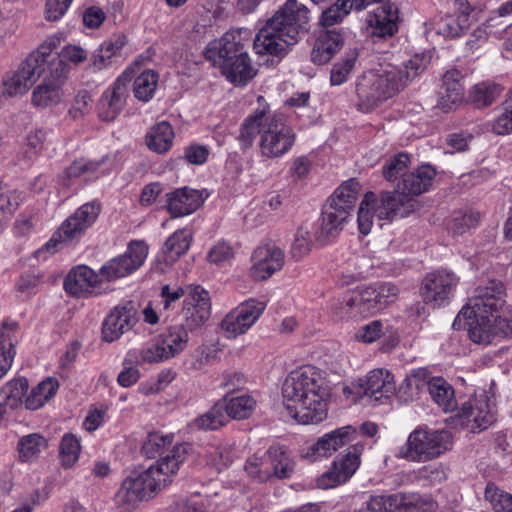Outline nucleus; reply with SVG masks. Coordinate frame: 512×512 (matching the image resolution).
I'll return each instance as SVG.
<instances>
[{
	"label": "nucleus",
	"mask_w": 512,
	"mask_h": 512,
	"mask_svg": "<svg viewBox=\"0 0 512 512\" xmlns=\"http://www.w3.org/2000/svg\"><path fill=\"white\" fill-rule=\"evenodd\" d=\"M173 441L174 437L171 434L151 433L144 442L142 450L147 457L153 458L157 455L160 457L175 445Z\"/></svg>",
	"instance_id": "nucleus-63"
},
{
	"label": "nucleus",
	"mask_w": 512,
	"mask_h": 512,
	"mask_svg": "<svg viewBox=\"0 0 512 512\" xmlns=\"http://www.w3.org/2000/svg\"><path fill=\"white\" fill-rule=\"evenodd\" d=\"M506 308L505 289L499 281H488L478 286L467 304L456 316L453 326L461 325V321L473 318H493L498 313H503Z\"/></svg>",
	"instance_id": "nucleus-7"
},
{
	"label": "nucleus",
	"mask_w": 512,
	"mask_h": 512,
	"mask_svg": "<svg viewBox=\"0 0 512 512\" xmlns=\"http://www.w3.org/2000/svg\"><path fill=\"white\" fill-rule=\"evenodd\" d=\"M357 428L347 425L325 433L313 443L302 447L300 455L311 462L332 456L343 446L356 440Z\"/></svg>",
	"instance_id": "nucleus-13"
},
{
	"label": "nucleus",
	"mask_w": 512,
	"mask_h": 512,
	"mask_svg": "<svg viewBox=\"0 0 512 512\" xmlns=\"http://www.w3.org/2000/svg\"><path fill=\"white\" fill-rule=\"evenodd\" d=\"M266 303L251 298L232 309L221 321L220 328L227 339L245 334L260 318Z\"/></svg>",
	"instance_id": "nucleus-12"
},
{
	"label": "nucleus",
	"mask_w": 512,
	"mask_h": 512,
	"mask_svg": "<svg viewBox=\"0 0 512 512\" xmlns=\"http://www.w3.org/2000/svg\"><path fill=\"white\" fill-rule=\"evenodd\" d=\"M59 45V37H48L35 51L31 52L26 58H32L35 68L41 70L42 74L51 72L52 64L58 60H61L59 58V53H54ZM61 62L63 65H67L62 60Z\"/></svg>",
	"instance_id": "nucleus-39"
},
{
	"label": "nucleus",
	"mask_w": 512,
	"mask_h": 512,
	"mask_svg": "<svg viewBox=\"0 0 512 512\" xmlns=\"http://www.w3.org/2000/svg\"><path fill=\"white\" fill-rule=\"evenodd\" d=\"M372 209L380 220H393L410 215L417 208V201L412 198H404L396 192H383L377 198L374 194Z\"/></svg>",
	"instance_id": "nucleus-24"
},
{
	"label": "nucleus",
	"mask_w": 512,
	"mask_h": 512,
	"mask_svg": "<svg viewBox=\"0 0 512 512\" xmlns=\"http://www.w3.org/2000/svg\"><path fill=\"white\" fill-rule=\"evenodd\" d=\"M267 21L296 44L308 30L309 10L298 0H286Z\"/></svg>",
	"instance_id": "nucleus-9"
},
{
	"label": "nucleus",
	"mask_w": 512,
	"mask_h": 512,
	"mask_svg": "<svg viewBox=\"0 0 512 512\" xmlns=\"http://www.w3.org/2000/svg\"><path fill=\"white\" fill-rule=\"evenodd\" d=\"M503 91L504 88L499 83L482 81L469 89L467 101L478 109L486 108L493 104Z\"/></svg>",
	"instance_id": "nucleus-38"
},
{
	"label": "nucleus",
	"mask_w": 512,
	"mask_h": 512,
	"mask_svg": "<svg viewBox=\"0 0 512 512\" xmlns=\"http://www.w3.org/2000/svg\"><path fill=\"white\" fill-rule=\"evenodd\" d=\"M343 43L341 33L335 29L320 32L311 51V60L318 65L327 63L341 49Z\"/></svg>",
	"instance_id": "nucleus-35"
},
{
	"label": "nucleus",
	"mask_w": 512,
	"mask_h": 512,
	"mask_svg": "<svg viewBox=\"0 0 512 512\" xmlns=\"http://www.w3.org/2000/svg\"><path fill=\"white\" fill-rule=\"evenodd\" d=\"M206 460V462L221 471L227 468L233 462L232 450L226 446H214L210 445L203 449L200 453Z\"/></svg>",
	"instance_id": "nucleus-64"
},
{
	"label": "nucleus",
	"mask_w": 512,
	"mask_h": 512,
	"mask_svg": "<svg viewBox=\"0 0 512 512\" xmlns=\"http://www.w3.org/2000/svg\"><path fill=\"white\" fill-rule=\"evenodd\" d=\"M495 415V403L485 391L475 393L463 402L458 412L461 424L470 427L473 431L488 428L494 423Z\"/></svg>",
	"instance_id": "nucleus-17"
},
{
	"label": "nucleus",
	"mask_w": 512,
	"mask_h": 512,
	"mask_svg": "<svg viewBox=\"0 0 512 512\" xmlns=\"http://www.w3.org/2000/svg\"><path fill=\"white\" fill-rule=\"evenodd\" d=\"M294 45L292 41H288L282 33L277 30L267 20L261 29L257 32L253 48L258 55H270L283 57L287 54L289 47Z\"/></svg>",
	"instance_id": "nucleus-26"
},
{
	"label": "nucleus",
	"mask_w": 512,
	"mask_h": 512,
	"mask_svg": "<svg viewBox=\"0 0 512 512\" xmlns=\"http://www.w3.org/2000/svg\"><path fill=\"white\" fill-rule=\"evenodd\" d=\"M428 390L435 403L445 412L456 407L454 390L451 385L441 377L433 378L428 383Z\"/></svg>",
	"instance_id": "nucleus-45"
},
{
	"label": "nucleus",
	"mask_w": 512,
	"mask_h": 512,
	"mask_svg": "<svg viewBox=\"0 0 512 512\" xmlns=\"http://www.w3.org/2000/svg\"><path fill=\"white\" fill-rule=\"evenodd\" d=\"M268 462L272 466V477L288 478L294 470V463L287 450L282 446H272L267 451Z\"/></svg>",
	"instance_id": "nucleus-49"
},
{
	"label": "nucleus",
	"mask_w": 512,
	"mask_h": 512,
	"mask_svg": "<svg viewBox=\"0 0 512 512\" xmlns=\"http://www.w3.org/2000/svg\"><path fill=\"white\" fill-rule=\"evenodd\" d=\"M284 261V253L279 247L275 245L259 246L251 256L252 265L249 275L256 281L266 280L283 267Z\"/></svg>",
	"instance_id": "nucleus-23"
},
{
	"label": "nucleus",
	"mask_w": 512,
	"mask_h": 512,
	"mask_svg": "<svg viewBox=\"0 0 512 512\" xmlns=\"http://www.w3.org/2000/svg\"><path fill=\"white\" fill-rule=\"evenodd\" d=\"M459 278L454 272L440 269L428 273L422 281L420 294L426 304L440 307L454 295Z\"/></svg>",
	"instance_id": "nucleus-16"
},
{
	"label": "nucleus",
	"mask_w": 512,
	"mask_h": 512,
	"mask_svg": "<svg viewBox=\"0 0 512 512\" xmlns=\"http://www.w3.org/2000/svg\"><path fill=\"white\" fill-rule=\"evenodd\" d=\"M174 137L175 133L171 124L161 121L149 128L145 135V143L150 151L164 154L172 148Z\"/></svg>",
	"instance_id": "nucleus-37"
},
{
	"label": "nucleus",
	"mask_w": 512,
	"mask_h": 512,
	"mask_svg": "<svg viewBox=\"0 0 512 512\" xmlns=\"http://www.w3.org/2000/svg\"><path fill=\"white\" fill-rule=\"evenodd\" d=\"M453 447V437L448 430L418 427L406 442L397 448L395 457L410 462L423 463L440 457Z\"/></svg>",
	"instance_id": "nucleus-4"
},
{
	"label": "nucleus",
	"mask_w": 512,
	"mask_h": 512,
	"mask_svg": "<svg viewBox=\"0 0 512 512\" xmlns=\"http://www.w3.org/2000/svg\"><path fill=\"white\" fill-rule=\"evenodd\" d=\"M105 161V157L100 160L77 159L64 169L60 181L64 186L69 187L78 181L87 182L98 178L105 174V171L101 170Z\"/></svg>",
	"instance_id": "nucleus-31"
},
{
	"label": "nucleus",
	"mask_w": 512,
	"mask_h": 512,
	"mask_svg": "<svg viewBox=\"0 0 512 512\" xmlns=\"http://www.w3.org/2000/svg\"><path fill=\"white\" fill-rule=\"evenodd\" d=\"M160 491L155 478L143 470L124 479L115 494V505L120 512H133L142 502L154 498Z\"/></svg>",
	"instance_id": "nucleus-8"
},
{
	"label": "nucleus",
	"mask_w": 512,
	"mask_h": 512,
	"mask_svg": "<svg viewBox=\"0 0 512 512\" xmlns=\"http://www.w3.org/2000/svg\"><path fill=\"white\" fill-rule=\"evenodd\" d=\"M250 40V31L245 28L227 31L221 38L211 41L204 52L205 58L213 63L233 58L245 51Z\"/></svg>",
	"instance_id": "nucleus-20"
},
{
	"label": "nucleus",
	"mask_w": 512,
	"mask_h": 512,
	"mask_svg": "<svg viewBox=\"0 0 512 512\" xmlns=\"http://www.w3.org/2000/svg\"><path fill=\"white\" fill-rule=\"evenodd\" d=\"M398 10L393 4H384L368 13L366 17L368 33L371 36L386 38L398 30Z\"/></svg>",
	"instance_id": "nucleus-28"
},
{
	"label": "nucleus",
	"mask_w": 512,
	"mask_h": 512,
	"mask_svg": "<svg viewBox=\"0 0 512 512\" xmlns=\"http://www.w3.org/2000/svg\"><path fill=\"white\" fill-rule=\"evenodd\" d=\"M148 246L144 241L129 242L124 254L107 261L100 268V276L107 281L131 275L139 269L148 256Z\"/></svg>",
	"instance_id": "nucleus-11"
},
{
	"label": "nucleus",
	"mask_w": 512,
	"mask_h": 512,
	"mask_svg": "<svg viewBox=\"0 0 512 512\" xmlns=\"http://www.w3.org/2000/svg\"><path fill=\"white\" fill-rule=\"evenodd\" d=\"M189 333L183 324L169 326L153 341L128 352V357L137 364H152L168 361L181 354L188 346Z\"/></svg>",
	"instance_id": "nucleus-6"
},
{
	"label": "nucleus",
	"mask_w": 512,
	"mask_h": 512,
	"mask_svg": "<svg viewBox=\"0 0 512 512\" xmlns=\"http://www.w3.org/2000/svg\"><path fill=\"white\" fill-rule=\"evenodd\" d=\"M244 470L247 475L258 481L265 482L272 477V466L268 462L267 452L263 455H253L246 460Z\"/></svg>",
	"instance_id": "nucleus-56"
},
{
	"label": "nucleus",
	"mask_w": 512,
	"mask_h": 512,
	"mask_svg": "<svg viewBox=\"0 0 512 512\" xmlns=\"http://www.w3.org/2000/svg\"><path fill=\"white\" fill-rule=\"evenodd\" d=\"M202 204L199 191L188 187L167 194V209L172 217H183L196 211Z\"/></svg>",
	"instance_id": "nucleus-34"
},
{
	"label": "nucleus",
	"mask_w": 512,
	"mask_h": 512,
	"mask_svg": "<svg viewBox=\"0 0 512 512\" xmlns=\"http://www.w3.org/2000/svg\"><path fill=\"white\" fill-rule=\"evenodd\" d=\"M464 86L460 71L448 70L442 79V85L438 91L437 106L444 112L451 111L463 100Z\"/></svg>",
	"instance_id": "nucleus-32"
},
{
	"label": "nucleus",
	"mask_w": 512,
	"mask_h": 512,
	"mask_svg": "<svg viewBox=\"0 0 512 512\" xmlns=\"http://www.w3.org/2000/svg\"><path fill=\"white\" fill-rule=\"evenodd\" d=\"M436 171L430 165H422L418 168L403 174V177L396 186V192L404 198L419 196L432 186Z\"/></svg>",
	"instance_id": "nucleus-27"
},
{
	"label": "nucleus",
	"mask_w": 512,
	"mask_h": 512,
	"mask_svg": "<svg viewBox=\"0 0 512 512\" xmlns=\"http://www.w3.org/2000/svg\"><path fill=\"white\" fill-rule=\"evenodd\" d=\"M289 415L302 424H317L327 418L330 388L323 373L311 365L292 371L282 387Z\"/></svg>",
	"instance_id": "nucleus-3"
},
{
	"label": "nucleus",
	"mask_w": 512,
	"mask_h": 512,
	"mask_svg": "<svg viewBox=\"0 0 512 512\" xmlns=\"http://www.w3.org/2000/svg\"><path fill=\"white\" fill-rule=\"evenodd\" d=\"M257 401L250 394H241L225 399V414L234 419L248 418L256 408Z\"/></svg>",
	"instance_id": "nucleus-48"
},
{
	"label": "nucleus",
	"mask_w": 512,
	"mask_h": 512,
	"mask_svg": "<svg viewBox=\"0 0 512 512\" xmlns=\"http://www.w3.org/2000/svg\"><path fill=\"white\" fill-rule=\"evenodd\" d=\"M228 81L235 85H246L256 75V69L252 65L248 53H240L233 58L220 60L214 63Z\"/></svg>",
	"instance_id": "nucleus-30"
},
{
	"label": "nucleus",
	"mask_w": 512,
	"mask_h": 512,
	"mask_svg": "<svg viewBox=\"0 0 512 512\" xmlns=\"http://www.w3.org/2000/svg\"><path fill=\"white\" fill-rule=\"evenodd\" d=\"M100 211L101 205L97 201L81 205L61 223L49 241L35 252L36 258H44L45 253L54 254L64 245L80 239L85 231L95 223Z\"/></svg>",
	"instance_id": "nucleus-5"
},
{
	"label": "nucleus",
	"mask_w": 512,
	"mask_h": 512,
	"mask_svg": "<svg viewBox=\"0 0 512 512\" xmlns=\"http://www.w3.org/2000/svg\"><path fill=\"white\" fill-rule=\"evenodd\" d=\"M131 72L125 70L101 94L96 105L97 115L102 121H114L126 106L128 83Z\"/></svg>",
	"instance_id": "nucleus-18"
},
{
	"label": "nucleus",
	"mask_w": 512,
	"mask_h": 512,
	"mask_svg": "<svg viewBox=\"0 0 512 512\" xmlns=\"http://www.w3.org/2000/svg\"><path fill=\"white\" fill-rule=\"evenodd\" d=\"M362 387L366 397L379 403L389 399L395 392L393 376L385 369L370 371Z\"/></svg>",
	"instance_id": "nucleus-33"
},
{
	"label": "nucleus",
	"mask_w": 512,
	"mask_h": 512,
	"mask_svg": "<svg viewBox=\"0 0 512 512\" xmlns=\"http://www.w3.org/2000/svg\"><path fill=\"white\" fill-rule=\"evenodd\" d=\"M475 320V324H469V337L474 343L487 345L499 338L493 318H475Z\"/></svg>",
	"instance_id": "nucleus-52"
},
{
	"label": "nucleus",
	"mask_w": 512,
	"mask_h": 512,
	"mask_svg": "<svg viewBox=\"0 0 512 512\" xmlns=\"http://www.w3.org/2000/svg\"><path fill=\"white\" fill-rule=\"evenodd\" d=\"M372 263L366 256L355 255L350 257L341 270L340 281L342 285H350L364 279L370 274Z\"/></svg>",
	"instance_id": "nucleus-43"
},
{
	"label": "nucleus",
	"mask_w": 512,
	"mask_h": 512,
	"mask_svg": "<svg viewBox=\"0 0 512 512\" xmlns=\"http://www.w3.org/2000/svg\"><path fill=\"white\" fill-rule=\"evenodd\" d=\"M426 26L427 31H433L445 38H456L466 31L453 14L435 17Z\"/></svg>",
	"instance_id": "nucleus-51"
},
{
	"label": "nucleus",
	"mask_w": 512,
	"mask_h": 512,
	"mask_svg": "<svg viewBox=\"0 0 512 512\" xmlns=\"http://www.w3.org/2000/svg\"><path fill=\"white\" fill-rule=\"evenodd\" d=\"M491 128L497 135H508L512 133V89L508 92L506 99L501 104L499 114L493 120Z\"/></svg>",
	"instance_id": "nucleus-62"
},
{
	"label": "nucleus",
	"mask_w": 512,
	"mask_h": 512,
	"mask_svg": "<svg viewBox=\"0 0 512 512\" xmlns=\"http://www.w3.org/2000/svg\"><path fill=\"white\" fill-rule=\"evenodd\" d=\"M137 321V310L132 302L115 306L103 321L102 339L109 343L119 339L131 330Z\"/></svg>",
	"instance_id": "nucleus-22"
},
{
	"label": "nucleus",
	"mask_w": 512,
	"mask_h": 512,
	"mask_svg": "<svg viewBox=\"0 0 512 512\" xmlns=\"http://www.w3.org/2000/svg\"><path fill=\"white\" fill-rule=\"evenodd\" d=\"M364 300L370 307L371 314L386 308L396 301L399 289L393 283H381L362 288Z\"/></svg>",
	"instance_id": "nucleus-36"
},
{
	"label": "nucleus",
	"mask_w": 512,
	"mask_h": 512,
	"mask_svg": "<svg viewBox=\"0 0 512 512\" xmlns=\"http://www.w3.org/2000/svg\"><path fill=\"white\" fill-rule=\"evenodd\" d=\"M336 314L341 318L371 314L370 307L364 300L362 289L343 294L337 304Z\"/></svg>",
	"instance_id": "nucleus-41"
},
{
	"label": "nucleus",
	"mask_w": 512,
	"mask_h": 512,
	"mask_svg": "<svg viewBox=\"0 0 512 512\" xmlns=\"http://www.w3.org/2000/svg\"><path fill=\"white\" fill-rule=\"evenodd\" d=\"M211 316V302L208 291L201 286H189L184 299L182 317L187 330L203 326Z\"/></svg>",
	"instance_id": "nucleus-21"
},
{
	"label": "nucleus",
	"mask_w": 512,
	"mask_h": 512,
	"mask_svg": "<svg viewBox=\"0 0 512 512\" xmlns=\"http://www.w3.org/2000/svg\"><path fill=\"white\" fill-rule=\"evenodd\" d=\"M19 325L15 321L3 320L0 322V356L14 359L15 346L18 343Z\"/></svg>",
	"instance_id": "nucleus-54"
},
{
	"label": "nucleus",
	"mask_w": 512,
	"mask_h": 512,
	"mask_svg": "<svg viewBox=\"0 0 512 512\" xmlns=\"http://www.w3.org/2000/svg\"><path fill=\"white\" fill-rule=\"evenodd\" d=\"M158 84L159 74L152 69H146L136 76L133 81V96L142 103H148L153 99Z\"/></svg>",
	"instance_id": "nucleus-42"
},
{
	"label": "nucleus",
	"mask_w": 512,
	"mask_h": 512,
	"mask_svg": "<svg viewBox=\"0 0 512 512\" xmlns=\"http://www.w3.org/2000/svg\"><path fill=\"white\" fill-rule=\"evenodd\" d=\"M453 9V15L466 31L473 22L479 20L483 10L481 5H472L468 0H454Z\"/></svg>",
	"instance_id": "nucleus-61"
},
{
	"label": "nucleus",
	"mask_w": 512,
	"mask_h": 512,
	"mask_svg": "<svg viewBox=\"0 0 512 512\" xmlns=\"http://www.w3.org/2000/svg\"><path fill=\"white\" fill-rule=\"evenodd\" d=\"M69 73V66L61 60L52 64L51 72L41 76L42 81L31 93V104L40 109L51 108L61 103L64 98L63 86Z\"/></svg>",
	"instance_id": "nucleus-10"
},
{
	"label": "nucleus",
	"mask_w": 512,
	"mask_h": 512,
	"mask_svg": "<svg viewBox=\"0 0 512 512\" xmlns=\"http://www.w3.org/2000/svg\"><path fill=\"white\" fill-rule=\"evenodd\" d=\"M223 405L216 404L204 414L196 417L191 423L192 429L198 430H216L227 422Z\"/></svg>",
	"instance_id": "nucleus-53"
},
{
	"label": "nucleus",
	"mask_w": 512,
	"mask_h": 512,
	"mask_svg": "<svg viewBox=\"0 0 512 512\" xmlns=\"http://www.w3.org/2000/svg\"><path fill=\"white\" fill-rule=\"evenodd\" d=\"M430 61V54L421 52L405 62L404 69L385 64L363 72L356 83L357 110L371 112L400 93L409 82L424 72Z\"/></svg>",
	"instance_id": "nucleus-2"
},
{
	"label": "nucleus",
	"mask_w": 512,
	"mask_h": 512,
	"mask_svg": "<svg viewBox=\"0 0 512 512\" xmlns=\"http://www.w3.org/2000/svg\"><path fill=\"white\" fill-rule=\"evenodd\" d=\"M80 451V439L72 433L64 434L59 447L61 465L64 468L74 466L79 459Z\"/></svg>",
	"instance_id": "nucleus-57"
},
{
	"label": "nucleus",
	"mask_w": 512,
	"mask_h": 512,
	"mask_svg": "<svg viewBox=\"0 0 512 512\" xmlns=\"http://www.w3.org/2000/svg\"><path fill=\"white\" fill-rule=\"evenodd\" d=\"M258 106L242 122L237 137L241 150L253 147L259 136L258 153L265 160L280 159L287 155L296 142L294 129L282 113L271 112L263 96L257 97Z\"/></svg>",
	"instance_id": "nucleus-1"
},
{
	"label": "nucleus",
	"mask_w": 512,
	"mask_h": 512,
	"mask_svg": "<svg viewBox=\"0 0 512 512\" xmlns=\"http://www.w3.org/2000/svg\"><path fill=\"white\" fill-rule=\"evenodd\" d=\"M189 450L190 446L186 443L175 444L144 470L150 477L155 478L156 485L162 490L187 460Z\"/></svg>",
	"instance_id": "nucleus-19"
},
{
	"label": "nucleus",
	"mask_w": 512,
	"mask_h": 512,
	"mask_svg": "<svg viewBox=\"0 0 512 512\" xmlns=\"http://www.w3.org/2000/svg\"><path fill=\"white\" fill-rule=\"evenodd\" d=\"M359 51L357 48H349L344 56L333 64L330 73V83L332 86H339L345 83L352 71L355 69Z\"/></svg>",
	"instance_id": "nucleus-47"
},
{
	"label": "nucleus",
	"mask_w": 512,
	"mask_h": 512,
	"mask_svg": "<svg viewBox=\"0 0 512 512\" xmlns=\"http://www.w3.org/2000/svg\"><path fill=\"white\" fill-rule=\"evenodd\" d=\"M479 214L472 210L455 211L447 223V228L453 235H463L478 225Z\"/></svg>",
	"instance_id": "nucleus-59"
},
{
	"label": "nucleus",
	"mask_w": 512,
	"mask_h": 512,
	"mask_svg": "<svg viewBox=\"0 0 512 512\" xmlns=\"http://www.w3.org/2000/svg\"><path fill=\"white\" fill-rule=\"evenodd\" d=\"M398 512H436L438 503L432 496L420 493H400Z\"/></svg>",
	"instance_id": "nucleus-44"
},
{
	"label": "nucleus",
	"mask_w": 512,
	"mask_h": 512,
	"mask_svg": "<svg viewBox=\"0 0 512 512\" xmlns=\"http://www.w3.org/2000/svg\"><path fill=\"white\" fill-rule=\"evenodd\" d=\"M59 383L55 378L48 377L34 387L25 400V406L30 410H37L43 407L52 397L55 396Z\"/></svg>",
	"instance_id": "nucleus-46"
},
{
	"label": "nucleus",
	"mask_w": 512,
	"mask_h": 512,
	"mask_svg": "<svg viewBox=\"0 0 512 512\" xmlns=\"http://www.w3.org/2000/svg\"><path fill=\"white\" fill-rule=\"evenodd\" d=\"M348 217L344 210H338L335 206L327 204L314 231L315 242L325 245L333 240L343 229Z\"/></svg>",
	"instance_id": "nucleus-29"
},
{
	"label": "nucleus",
	"mask_w": 512,
	"mask_h": 512,
	"mask_svg": "<svg viewBox=\"0 0 512 512\" xmlns=\"http://www.w3.org/2000/svg\"><path fill=\"white\" fill-rule=\"evenodd\" d=\"M28 390V381L25 378H15L10 380L1 389L0 394L7 400L11 410L18 408L22 404L23 397Z\"/></svg>",
	"instance_id": "nucleus-60"
},
{
	"label": "nucleus",
	"mask_w": 512,
	"mask_h": 512,
	"mask_svg": "<svg viewBox=\"0 0 512 512\" xmlns=\"http://www.w3.org/2000/svg\"><path fill=\"white\" fill-rule=\"evenodd\" d=\"M192 234L187 229H181L174 232L164 244L166 261L174 262L181 255L185 254L190 248Z\"/></svg>",
	"instance_id": "nucleus-50"
},
{
	"label": "nucleus",
	"mask_w": 512,
	"mask_h": 512,
	"mask_svg": "<svg viewBox=\"0 0 512 512\" xmlns=\"http://www.w3.org/2000/svg\"><path fill=\"white\" fill-rule=\"evenodd\" d=\"M101 284L100 273L97 274L87 265L73 267L65 277L64 289L73 297H88Z\"/></svg>",
	"instance_id": "nucleus-25"
},
{
	"label": "nucleus",
	"mask_w": 512,
	"mask_h": 512,
	"mask_svg": "<svg viewBox=\"0 0 512 512\" xmlns=\"http://www.w3.org/2000/svg\"><path fill=\"white\" fill-rule=\"evenodd\" d=\"M360 190L359 181L351 178L335 190L328 204L335 206L338 210H344L349 216L358 199Z\"/></svg>",
	"instance_id": "nucleus-40"
},
{
	"label": "nucleus",
	"mask_w": 512,
	"mask_h": 512,
	"mask_svg": "<svg viewBox=\"0 0 512 512\" xmlns=\"http://www.w3.org/2000/svg\"><path fill=\"white\" fill-rule=\"evenodd\" d=\"M47 448V440L38 433L23 436L18 443L19 457L22 461H29L37 457Z\"/></svg>",
	"instance_id": "nucleus-58"
},
{
	"label": "nucleus",
	"mask_w": 512,
	"mask_h": 512,
	"mask_svg": "<svg viewBox=\"0 0 512 512\" xmlns=\"http://www.w3.org/2000/svg\"><path fill=\"white\" fill-rule=\"evenodd\" d=\"M484 499L493 512H512V495L494 483L486 485Z\"/></svg>",
	"instance_id": "nucleus-55"
},
{
	"label": "nucleus",
	"mask_w": 512,
	"mask_h": 512,
	"mask_svg": "<svg viewBox=\"0 0 512 512\" xmlns=\"http://www.w3.org/2000/svg\"><path fill=\"white\" fill-rule=\"evenodd\" d=\"M365 446L361 441L351 445L347 452L337 457L331 468L317 479V486L321 489H330L350 479L360 466V457Z\"/></svg>",
	"instance_id": "nucleus-15"
},
{
	"label": "nucleus",
	"mask_w": 512,
	"mask_h": 512,
	"mask_svg": "<svg viewBox=\"0 0 512 512\" xmlns=\"http://www.w3.org/2000/svg\"><path fill=\"white\" fill-rule=\"evenodd\" d=\"M42 75L41 70L35 68L32 58H25L16 69L3 75L0 99L6 100L26 95Z\"/></svg>",
	"instance_id": "nucleus-14"
}]
</instances>
